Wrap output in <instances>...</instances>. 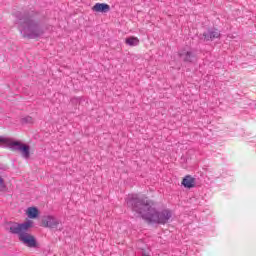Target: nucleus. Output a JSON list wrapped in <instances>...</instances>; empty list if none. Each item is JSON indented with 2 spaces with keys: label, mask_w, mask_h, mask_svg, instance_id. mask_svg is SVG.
Listing matches in <instances>:
<instances>
[{
  "label": "nucleus",
  "mask_w": 256,
  "mask_h": 256,
  "mask_svg": "<svg viewBox=\"0 0 256 256\" xmlns=\"http://www.w3.org/2000/svg\"><path fill=\"white\" fill-rule=\"evenodd\" d=\"M59 219L54 216H44L42 218L43 227H49L50 229H55L59 225Z\"/></svg>",
  "instance_id": "nucleus-7"
},
{
  "label": "nucleus",
  "mask_w": 256,
  "mask_h": 256,
  "mask_svg": "<svg viewBox=\"0 0 256 256\" xmlns=\"http://www.w3.org/2000/svg\"><path fill=\"white\" fill-rule=\"evenodd\" d=\"M16 25L25 39H38L45 35V26L33 16V12H16Z\"/></svg>",
  "instance_id": "nucleus-2"
},
{
  "label": "nucleus",
  "mask_w": 256,
  "mask_h": 256,
  "mask_svg": "<svg viewBox=\"0 0 256 256\" xmlns=\"http://www.w3.org/2000/svg\"><path fill=\"white\" fill-rule=\"evenodd\" d=\"M125 43H126V45H129V47H137V45H139L140 41H139V38H137L135 36H130L125 39Z\"/></svg>",
  "instance_id": "nucleus-10"
},
{
  "label": "nucleus",
  "mask_w": 256,
  "mask_h": 256,
  "mask_svg": "<svg viewBox=\"0 0 256 256\" xmlns=\"http://www.w3.org/2000/svg\"><path fill=\"white\" fill-rule=\"evenodd\" d=\"M5 189V184L3 183V178L0 177V191H3Z\"/></svg>",
  "instance_id": "nucleus-14"
},
{
  "label": "nucleus",
  "mask_w": 256,
  "mask_h": 256,
  "mask_svg": "<svg viewBox=\"0 0 256 256\" xmlns=\"http://www.w3.org/2000/svg\"><path fill=\"white\" fill-rule=\"evenodd\" d=\"M126 205L131 211L140 215L147 223H156L158 225H165L169 223L173 212L169 209L157 211L153 207V201L147 199V197H141L137 194H130L127 196Z\"/></svg>",
  "instance_id": "nucleus-1"
},
{
  "label": "nucleus",
  "mask_w": 256,
  "mask_h": 256,
  "mask_svg": "<svg viewBox=\"0 0 256 256\" xmlns=\"http://www.w3.org/2000/svg\"><path fill=\"white\" fill-rule=\"evenodd\" d=\"M10 142H11V137H5V136L0 137V145L2 147H9Z\"/></svg>",
  "instance_id": "nucleus-12"
},
{
  "label": "nucleus",
  "mask_w": 256,
  "mask_h": 256,
  "mask_svg": "<svg viewBox=\"0 0 256 256\" xmlns=\"http://www.w3.org/2000/svg\"><path fill=\"white\" fill-rule=\"evenodd\" d=\"M8 148L11 149V151H20L24 159H29L31 157V151L29 146L21 143L20 141H16L13 138L10 139V144H8Z\"/></svg>",
  "instance_id": "nucleus-4"
},
{
  "label": "nucleus",
  "mask_w": 256,
  "mask_h": 256,
  "mask_svg": "<svg viewBox=\"0 0 256 256\" xmlns=\"http://www.w3.org/2000/svg\"><path fill=\"white\" fill-rule=\"evenodd\" d=\"M178 57L184 63H193V61H197V54L191 48H182L178 51Z\"/></svg>",
  "instance_id": "nucleus-5"
},
{
  "label": "nucleus",
  "mask_w": 256,
  "mask_h": 256,
  "mask_svg": "<svg viewBox=\"0 0 256 256\" xmlns=\"http://www.w3.org/2000/svg\"><path fill=\"white\" fill-rule=\"evenodd\" d=\"M33 227V220H27L23 223L11 222L8 224V231L12 235H18V239L26 247L35 249L37 247V239L31 233L29 229Z\"/></svg>",
  "instance_id": "nucleus-3"
},
{
  "label": "nucleus",
  "mask_w": 256,
  "mask_h": 256,
  "mask_svg": "<svg viewBox=\"0 0 256 256\" xmlns=\"http://www.w3.org/2000/svg\"><path fill=\"white\" fill-rule=\"evenodd\" d=\"M182 185L186 187V189H193V187H195V178L191 177V175H187L182 180Z\"/></svg>",
  "instance_id": "nucleus-9"
},
{
  "label": "nucleus",
  "mask_w": 256,
  "mask_h": 256,
  "mask_svg": "<svg viewBox=\"0 0 256 256\" xmlns=\"http://www.w3.org/2000/svg\"><path fill=\"white\" fill-rule=\"evenodd\" d=\"M204 41H214V39H219L221 37V32L217 28H209L203 33Z\"/></svg>",
  "instance_id": "nucleus-6"
},
{
  "label": "nucleus",
  "mask_w": 256,
  "mask_h": 256,
  "mask_svg": "<svg viewBox=\"0 0 256 256\" xmlns=\"http://www.w3.org/2000/svg\"><path fill=\"white\" fill-rule=\"evenodd\" d=\"M27 215L29 219H37V217H39V209L35 207H29L27 210Z\"/></svg>",
  "instance_id": "nucleus-11"
},
{
  "label": "nucleus",
  "mask_w": 256,
  "mask_h": 256,
  "mask_svg": "<svg viewBox=\"0 0 256 256\" xmlns=\"http://www.w3.org/2000/svg\"><path fill=\"white\" fill-rule=\"evenodd\" d=\"M24 123H33V118L31 116L23 118Z\"/></svg>",
  "instance_id": "nucleus-13"
},
{
  "label": "nucleus",
  "mask_w": 256,
  "mask_h": 256,
  "mask_svg": "<svg viewBox=\"0 0 256 256\" xmlns=\"http://www.w3.org/2000/svg\"><path fill=\"white\" fill-rule=\"evenodd\" d=\"M92 11H94L95 13H109L111 11V6L105 3H96L92 7Z\"/></svg>",
  "instance_id": "nucleus-8"
}]
</instances>
